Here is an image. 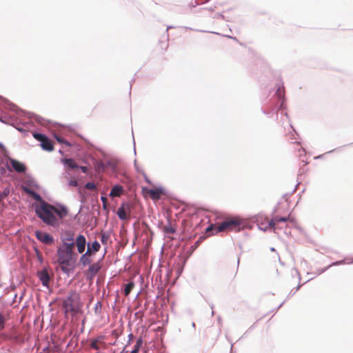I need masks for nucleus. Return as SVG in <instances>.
<instances>
[{
	"instance_id": "obj_12",
	"label": "nucleus",
	"mask_w": 353,
	"mask_h": 353,
	"mask_svg": "<svg viewBox=\"0 0 353 353\" xmlns=\"http://www.w3.org/2000/svg\"><path fill=\"white\" fill-rule=\"evenodd\" d=\"M124 192V189L121 185H116L113 186L110 192V196L112 198L121 196Z\"/></svg>"
},
{
	"instance_id": "obj_35",
	"label": "nucleus",
	"mask_w": 353,
	"mask_h": 353,
	"mask_svg": "<svg viewBox=\"0 0 353 353\" xmlns=\"http://www.w3.org/2000/svg\"><path fill=\"white\" fill-rule=\"evenodd\" d=\"M65 241H69L70 243L73 242V236L70 235L68 237L65 239Z\"/></svg>"
},
{
	"instance_id": "obj_29",
	"label": "nucleus",
	"mask_w": 353,
	"mask_h": 353,
	"mask_svg": "<svg viewBox=\"0 0 353 353\" xmlns=\"http://www.w3.org/2000/svg\"><path fill=\"white\" fill-rule=\"evenodd\" d=\"M109 236L106 235L105 234H102L101 235V243L104 245L107 244V242L108 241Z\"/></svg>"
},
{
	"instance_id": "obj_16",
	"label": "nucleus",
	"mask_w": 353,
	"mask_h": 353,
	"mask_svg": "<svg viewBox=\"0 0 353 353\" xmlns=\"http://www.w3.org/2000/svg\"><path fill=\"white\" fill-rule=\"evenodd\" d=\"M101 245L97 241H94L92 244H88V248L90 249V255H92L97 252L100 250Z\"/></svg>"
},
{
	"instance_id": "obj_15",
	"label": "nucleus",
	"mask_w": 353,
	"mask_h": 353,
	"mask_svg": "<svg viewBox=\"0 0 353 353\" xmlns=\"http://www.w3.org/2000/svg\"><path fill=\"white\" fill-rule=\"evenodd\" d=\"M90 249H87L85 253L83 254L82 256L80 257V263L83 265L85 266L88 264H90L91 263V260L89 259L90 256Z\"/></svg>"
},
{
	"instance_id": "obj_11",
	"label": "nucleus",
	"mask_w": 353,
	"mask_h": 353,
	"mask_svg": "<svg viewBox=\"0 0 353 353\" xmlns=\"http://www.w3.org/2000/svg\"><path fill=\"white\" fill-rule=\"evenodd\" d=\"M75 245L77 248L78 252L80 254H82L85 251V245H86L85 237L82 234H79L76 239L74 245Z\"/></svg>"
},
{
	"instance_id": "obj_10",
	"label": "nucleus",
	"mask_w": 353,
	"mask_h": 353,
	"mask_svg": "<svg viewBox=\"0 0 353 353\" xmlns=\"http://www.w3.org/2000/svg\"><path fill=\"white\" fill-rule=\"evenodd\" d=\"M104 339V336L102 335L97 336L95 339L92 341L90 347L95 350H99L101 347H105V343Z\"/></svg>"
},
{
	"instance_id": "obj_24",
	"label": "nucleus",
	"mask_w": 353,
	"mask_h": 353,
	"mask_svg": "<svg viewBox=\"0 0 353 353\" xmlns=\"http://www.w3.org/2000/svg\"><path fill=\"white\" fill-rule=\"evenodd\" d=\"M143 341L141 339H137L136 344L134 345V350L130 353H138L141 346L142 345Z\"/></svg>"
},
{
	"instance_id": "obj_18",
	"label": "nucleus",
	"mask_w": 353,
	"mask_h": 353,
	"mask_svg": "<svg viewBox=\"0 0 353 353\" xmlns=\"http://www.w3.org/2000/svg\"><path fill=\"white\" fill-rule=\"evenodd\" d=\"M41 146L45 150L49 152L53 150V145L48 138L45 139L44 141L41 143Z\"/></svg>"
},
{
	"instance_id": "obj_4",
	"label": "nucleus",
	"mask_w": 353,
	"mask_h": 353,
	"mask_svg": "<svg viewBox=\"0 0 353 353\" xmlns=\"http://www.w3.org/2000/svg\"><path fill=\"white\" fill-rule=\"evenodd\" d=\"M242 228V222L238 218H228L217 225H210L206 229V233L215 230L216 233L225 231H239Z\"/></svg>"
},
{
	"instance_id": "obj_2",
	"label": "nucleus",
	"mask_w": 353,
	"mask_h": 353,
	"mask_svg": "<svg viewBox=\"0 0 353 353\" xmlns=\"http://www.w3.org/2000/svg\"><path fill=\"white\" fill-rule=\"evenodd\" d=\"M74 242H64L57 250V262L64 273L68 274L77 261V254L74 252Z\"/></svg>"
},
{
	"instance_id": "obj_31",
	"label": "nucleus",
	"mask_w": 353,
	"mask_h": 353,
	"mask_svg": "<svg viewBox=\"0 0 353 353\" xmlns=\"http://www.w3.org/2000/svg\"><path fill=\"white\" fill-rule=\"evenodd\" d=\"M168 43L167 41L161 42V48L162 49L166 50L168 48Z\"/></svg>"
},
{
	"instance_id": "obj_37",
	"label": "nucleus",
	"mask_w": 353,
	"mask_h": 353,
	"mask_svg": "<svg viewBox=\"0 0 353 353\" xmlns=\"http://www.w3.org/2000/svg\"><path fill=\"white\" fill-rule=\"evenodd\" d=\"M166 231H167L168 232H170V233H174V230L173 229H171V228H170V229H169V230H168V229H167V230H166Z\"/></svg>"
},
{
	"instance_id": "obj_17",
	"label": "nucleus",
	"mask_w": 353,
	"mask_h": 353,
	"mask_svg": "<svg viewBox=\"0 0 353 353\" xmlns=\"http://www.w3.org/2000/svg\"><path fill=\"white\" fill-rule=\"evenodd\" d=\"M212 332L214 333V334H213V336L212 337V339H214V341H216V339L219 335V332H220L219 330H218V329L214 330L212 327L206 329L205 330V337L208 338L210 334H211Z\"/></svg>"
},
{
	"instance_id": "obj_5",
	"label": "nucleus",
	"mask_w": 353,
	"mask_h": 353,
	"mask_svg": "<svg viewBox=\"0 0 353 353\" xmlns=\"http://www.w3.org/2000/svg\"><path fill=\"white\" fill-rule=\"evenodd\" d=\"M81 306L79 294L75 291L70 292L67 298L63 301V307L65 314L77 312Z\"/></svg>"
},
{
	"instance_id": "obj_22",
	"label": "nucleus",
	"mask_w": 353,
	"mask_h": 353,
	"mask_svg": "<svg viewBox=\"0 0 353 353\" xmlns=\"http://www.w3.org/2000/svg\"><path fill=\"white\" fill-rule=\"evenodd\" d=\"M64 163L66 166H68V168H70L71 169H74V168H78V165L76 163V162L72 159H65L64 160Z\"/></svg>"
},
{
	"instance_id": "obj_27",
	"label": "nucleus",
	"mask_w": 353,
	"mask_h": 353,
	"mask_svg": "<svg viewBox=\"0 0 353 353\" xmlns=\"http://www.w3.org/2000/svg\"><path fill=\"white\" fill-rule=\"evenodd\" d=\"M10 193V188H6L2 192L0 193V201L6 198Z\"/></svg>"
},
{
	"instance_id": "obj_6",
	"label": "nucleus",
	"mask_w": 353,
	"mask_h": 353,
	"mask_svg": "<svg viewBox=\"0 0 353 353\" xmlns=\"http://www.w3.org/2000/svg\"><path fill=\"white\" fill-rule=\"evenodd\" d=\"M289 219H290L289 216L287 217H283V218H281L279 216H275L270 221L266 220L265 223H259V228L264 231H265L268 228H273L274 230H276L278 228V225L280 223H281V222L286 223Z\"/></svg>"
},
{
	"instance_id": "obj_8",
	"label": "nucleus",
	"mask_w": 353,
	"mask_h": 353,
	"mask_svg": "<svg viewBox=\"0 0 353 353\" xmlns=\"http://www.w3.org/2000/svg\"><path fill=\"white\" fill-rule=\"evenodd\" d=\"M35 236L39 241L46 245H52L54 243L53 236L46 232L37 230L35 232Z\"/></svg>"
},
{
	"instance_id": "obj_14",
	"label": "nucleus",
	"mask_w": 353,
	"mask_h": 353,
	"mask_svg": "<svg viewBox=\"0 0 353 353\" xmlns=\"http://www.w3.org/2000/svg\"><path fill=\"white\" fill-rule=\"evenodd\" d=\"M126 208H129V205L127 203H122L117 210V216L121 220H125L126 216Z\"/></svg>"
},
{
	"instance_id": "obj_40",
	"label": "nucleus",
	"mask_w": 353,
	"mask_h": 353,
	"mask_svg": "<svg viewBox=\"0 0 353 353\" xmlns=\"http://www.w3.org/2000/svg\"><path fill=\"white\" fill-rule=\"evenodd\" d=\"M132 334H130V339H132Z\"/></svg>"
},
{
	"instance_id": "obj_33",
	"label": "nucleus",
	"mask_w": 353,
	"mask_h": 353,
	"mask_svg": "<svg viewBox=\"0 0 353 353\" xmlns=\"http://www.w3.org/2000/svg\"><path fill=\"white\" fill-rule=\"evenodd\" d=\"M101 199L103 202V206L105 207L108 202V199L105 196H101Z\"/></svg>"
},
{
	"instance_id": "obj_39",
	"label": "nucleus",
	"mask_w": 353,
	"mask_h": 353,
	"mask_svg": "<svg viewBox=\"0 0 353 353\" xmlns=\"http://www.w3.org/2000/svg\"><path fill=\"white\" fill-rule=\"evenodd\" d=\"M132 334H130V339H132Z\"/></svg>"
},
{
	"instance_id": "obj_21",
	"label": "nucleus",
	"mask_w": 353,
	"mask_h": 353,
	"mask_svg": "<svg viewBox=\"0 0 353 353\" xmlns=\"http://www.w3.org/2000/svg\"><path fill=\"white\" fill-rule=\"evenodd\" d=\"M96 170L99 172L105 168V161H96L94 163Z\"/></svg>"
},
{
	"instance_id": "obj_13",
	"label": "nucleus",
	"mask_w": 353,
	"mask_h": 353,
	"mask_svg": "<svg viewBox=\"0 0 353 353\" xmlns=\"http://www.w3.org/2000/svg\"><path fill=\"white\" fill-rule=\"evenodd\" d=\"M37 274L43 285L48 287L50 281V276L48 272L46 270H42L38 272Z\"/></svg>"
},
{
	"instance_id": "obj_38",
	"label": "nucleus",
	"mask_w": 353,
	"mask_h": 353,
	"mask_svg": "<svg viewBox=\"0 0 353 353\" xmlns=\"http://www.w3.org/2000/svg\"><path fill=\"white\" fill-rule=\"evenodd\" d=\"M57 139L60 143H63L64 142L63 140L62 139H61V138H57Z\"/></svg>"
},
{
	"instance_id": "obj_1",
	"label": "nucleus",
	"mask_w": 353,
	"mask_h": 353,
	"mask_svg": "<svg viewBox=\"0 0 353 353\" xmlns=\"http://www.w3.org/2000/svg\"><path fill=\"white\" fill-rule=\"evenodd\" d=\"M22 189L34 200L41 203L40 205L36 206L35 212L43 222L51 226L57 225V219L54 213L55 207L43 201L41 196L30 188L23 185Z\"/></svg>"
},
{
	"instance_id": "obj_20",
	"label": "nucleus",
	"mask_w": 353,
	"mask_h": 353,
	"mask_svg": "<svg viewBox=\"0 0 353 353\" xmlns=\"http://www.w3.org/2000/svg\"><path fill=\"white\" fill-rule=\"evenodd\" d=\"M54 213L57 214L60 219H63L68 214V211L65 208H61L60 209H57L55 208L54 210Z\"/></svg>"
},
{
	"instance_id": "obj_32",
	"label": "nucleus",
	"mask_w": 353,
	"mask_h": 353,
	"mask_svg": "<svg viewBox=\"0 0 353 353\" xmlns=\"http://www.w3.org/2000/svg\"><path fill=\"white\" fill-rule=\"evenodd\" d=\"M69 185L70 186H77L78 183H77V181L76 180H71L70 182H69Z\"/></svg>"
},
{
	"instance_id": "obj_34",
	"label": "nucleus",
	"mask_w": 353,
	"mask_h": 353,
	"mask_svg": "<svg viewBox=\"0 0 353 353\" xmlns=\"http://www.w3.org/2000/svg\"><path fill=\"white\" fill-rule=\"evenodd\" d=\"M80 169H81V171H82L83 172H84V173H87V172H88V168H87V167H85V166H81V167H80Z\"/></svg>"
},
{
	"instance_id": "obj_26",
	"label": "nucleus",
	"mask_w": 353,
	"mask_h": 353,
	"mask_svg": "<svg viewBox=\"0 0 353 353\" xmlns=\"http://www.w3.org/2000/svg\"><path fill=\"white\" fill-rule=\"evenodd\" d=\"M33 137H34L37 141H40L41 143L42 141H43L45 139H46V138H47L45 135H43V134H40V133H34V134H33Z\"/></svg>"
},
{
	"instance_id": "obj_25",
	"label": "nucleus",
	"mask_w": 353,
	"mask_h": 353,
	"mask_svg": "<svg viewBox=\"0 0 353 353\" xmlns=\"http://www.w3.org/2000/svg\"><path fill=\"white\" fill-rule=\"evenodd\" d=\"M85 188L88 190L96 191L97 190L96 185L92 182L87 183L85 185Z\"/></svg>"
},
{
	"instance_id": "obj_7",
	"label": "nucleus",
	"mask_w": 353,
	"mask_h": 353,
	"mask_svg": "<svg viewBox=\"0 0 353 353\" xmlns=\"http://www.w3.org/2000/svg\"><path fill=\"white\" fill-rule=\"evenodd\" d=\"M9 162L8 168L10 170H14L19 174H24L26 172L27 168L24 163L14 159H9Z\"/></svg>"
},
{
	"instance_id": "obj_3",
	"label": "nucleus",
	"mask_w": 353,
	"mask_h": 353,
	"mask_svg": "<svg viewBox=\"0 0 353 353\" xmlns=\"http://www.w3.org/2000/svg\"><path fill=\"white\" fill-rule=\"evenodd\" d=\"M145 181L148 185L141 188L143 196L145 198H150L152 201H157L167 195L166 188L163 185L152 183L150 178H145Z\"/></svg>"
},
{
	"instance_id": "obj_28",
	"label": "nucleus",
	"mask_w": 353,
	"mask_h": 353,
	"mask_svg": "<svg viewBox=\"0 0 353 353\" xmlns=\"http://www.w3.org/2000/svg\"><path fill=\"white\" fill-rule=\"evenodd\" d=\"M134 165H135V167L137 170V172L139 174H141V175H143V176H145L146 173L144 171V170L141 168H139V165H138V163H137V161H134Z\"/></svg>"
},
{
	"instance_id": "obj_19",
	"label": "nucleus",
	"mask_w": 353,
	"mask_h": 353,
	"mask_svg": "<svg viewBox=\"0 0 353 353\" xmlns=\"http://www.w3.org/2000/svg\"><path fill=\"white\" fill-rule=\"evenodd\" d=\"M104 161H105V168H110L114 170L117 166L118 161L115 159H104Z\"/></svg>"
},
{
	"instance_id": "obj_23",
	"label": "nucleus",
	"mask_w": 353,
	"mask_h": 353,
	"mask_svg": "<svg viewBox=\"0 0 353 353\" xmlns=\"http://www.w3.org/2000/svg\"><path fill=\"white\" fill-rule=\"evenodd\" d=\"M134 288V282H130L125 286V290L124 294L125 296H128L130 294L132 289Z\"/></svg>"
},
{
	"instance_id": "obj_36",
	"label": "nucleus",
	"mask_w": 353,
	"mask_h": 353,
	"mask_svg": "<svg viewBox=\"0 0 353 353\" xmlns=\"http://www.w3.org/2000/svg\"><path fill=\"white\" fill-rule=\"evenodd\" d=\"M209 0H196V3L197 4H202V3H204L207 1H208Z\"/></svg>"
},
{
	"instance_id": "obj_9",
	"label": "nucleus",
	"mask_w": 353,
	"mask_h": 353,
	"mask_svg": "<svg viewBox=\"0 0 353 353\" xmlns=\"http://www.w3.org/2000/svg\"><path fill=\"white\" fill-rule=\"evenodd\" d=\"M101 268V265L99 262L90 265L85 274L87 279L92 280Z\"/></svg>"
},
{
	"instance_id": "obj_30",
	"label": "nucleus",
	"mask_w": 353,
	"mask_h": 353,
	"mask_svg": "<svg viewBox=\"0 0 353 353\" xmlns=\"http://www.w3.org/2000/svg\"><path fill=\"white\" fill-rule=\"evenodd\" d=\"M4 324H5V318L0 313V330L3 329L4 327Z\"/></svg>"
}]
</instances>
